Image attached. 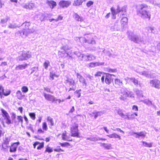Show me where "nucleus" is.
<instances>
[{
  "label": "nucleus",
  "mask_w": 160,
  "mask_h": 160,
  "mask_svg": "<svg viewBox=\"0 0 160 160\" xmlns=\"http://www.w3.org/2000/svg\"><path fill=\"white\" fill-rule=\"evenodd\" d=\"M148 6L145 4H142L138 6L137 10V14L142 18L148 19L151 18V13L148 10Z\"/></svg>",
  "instance_id": "f257e3e1"
},
{
  "label": "nucleus",
  "mask_w": 160,
  "mask_h": 160,
  "mask_svg": "<svg viewBox=\"0 0 160 160\" xmlns=\"http://www.w3.org/2000/svg\"><path fill=\"white\" fill-rule=\"evenodd\" d=\"M1 113L0 114V121L4 125L5 123L10 124L12 123L9 114L3 108L0 110Z\"/></svg>",
  "instance_id": "f03ea898"
},
{
  "label": "nucleus",
  "mask_w": 160,
  "mask_h": 160,
  "mask_svg": "<svg viewBox=\"0 0 160 160\" xmlns=\"http://www.w3.org/2000/svg\"><path fill=\"white\" fill-rule=\"evenodd\" d=\"M127 6H124L122 8L118 6L117 8L115 9L113 7H112L111 8V17L113 19H115L116 18V15L119 12H121L122 15H125L126 14Z\"/></svg>",
  "instance_id": "7ed1b4c3"
},
{
  "label": "nucleus",
  "mask_w": 160,
  "mask_h": 160,
  "mask_svg": "<svg viewBox=\"0 0 160 160\" xmlns=\"http://www.w3.org/2000/svg\"><path fill=\"white\" fill-rule=\"evenodd\" d=\"M129 38L130 40L136 43L144 44L146 43V41L144 40L143 37L140 36L138 34H132L129 36Z\"/></svg>",
  "instance_id": "20e7f679"
},
{
  "label": "nucleus",
  "mask_w": 160,
  "mask_h": 160,
  "mask_svg": "<svg viewBox=\"0 0 160 160\" xmlns=\"http://www.w3.org/2000/svg\"><path fill=\"white\" fill-rule=\"evenodd\" d=\"M78 127V126L77 123H74L72 124L70 128L71 136L77 138L80 137Z\"/></svg>",
  "instance_id": "39448f33"
},
{
  "label": "nucleus",
  "mask_w": 160,
  "mask_h": 160,
  "mask_svg": "<svg viewBox=\"0 0 160 160\" xmlns=\"http://www.w3.org/2000/svg\"><path fill=\"white\" fill-rule=\"evenodd\" d=\"M43 95L47 101L51 102H55L56 103H57V102L59 103L61 102V100L60 99H56L54 96L52 95L45 93H43Z\"/></svg>",
  "instance_id": "423d86ee"
},
{
  "label": "nucleus",
  "mask_w": 160,
  "mask_h": 160,
  "mask_svg": "<svg viewBox=\"0 0 160 160\" xmlns=\"http://www.w3.org/2000/svg\"><path fill=\"white\" fill-rule=\"evenodd\" d=\"M30 24V22H25L23 23L22 25L25 26V28L23 30V35H27L28 34L32 32V30L29 28Z\"/></svg>",
  "instance_id": "0eeeda50"
},
{
  "label": "nucleus",
  "mask_w": 160,
  "mask_h": 160,
  "mask_svg": "<svg viewBox=\"0 0 160 160\" xmlns=\"http://www.w3.org/2000/svg\"><path fill=\"white\" fill-rule=\"evenodd\" d=\"M11 93V90L8 89H4L3 87L0 85V97L1 98H3V96H7L9 95Z\"/></svg>",
  "instance_id": "6e6552de"
},
{
  "label": "nucleus",
  "mask_w": 160,
  "mask_h": 160,
  "mask_svg": "<svg viewBox=\"0 0 160 160\" xmlns=\"http://www.w3.org/2000/svg\"><path fill=\"white\" fill-rule=\"evenodd\" d=\"M20 144L19 142H13L12 143L10 146L9 152H15L17 150L18 146Z\"/></svg>",
  "instance_id": "1a4fd4ad"
},
{
  "label": "nucleus",
  "mask_w": 160,
  "mask_h": 160,
  "mask_svg": "<svg viewBox=\"0 0 160 160\" xmlns=\"http://www.w3.org/2000/svg\"><path fill=\"white\" fill-rule=\"evenodd\" d=\"M31 55L29 51L24 52L22 53V55L20 56L19 60L20 61L26 60L31 58Z\"/></svg>",
  "instance_id": "9d476101"
},
{
  "label": "nucleus",
  "mask_w": 160,
  "mask_h": 160,
  "mask_svg": "<svg viewBox=\"0 0 160 160\" xmlns=\"http://www.w3.org/2000/svg\"><path fill=\"white\" fill-rule=\"evenodd\" d=\"M71 4V2L69 1L61 0L60 1L58 4L62 8H67Z\"/></svg>",
  "instance_id": "9b49d317"
},
{
  "label": "nucleus",
  "mask_w": 160,
  "mask_h": 160,
  "mask_svg": "<svg viewBox=\"0 0 160 160\" xmlns=\"http://www.w3.org/2000/svg\"><path fill=\"white\" fill-rule=\"evenodd\" d=\"M44 142H40L38 141L34 142L33 144L34 148H36L38 150H40L43 148L44 147Z\"/></svg>",
  "instance_id": "f8f14e48"
},
{
  "label": "nucleus",
  "mask_w": 160,
  "mask_h": 160,
  "mask_svg": "<svg viewBox=\"0 0 160 160\" xmlns=\"http://www.w3.org/2000/svg\"><path fill=\"white\" fill-rule=\"evenodd\" d=\"M62 139L64 141H72V139L67 135V132L66 131H64L61 134Z\"/></svg>",
  "instance_id": "ddd939ff"
},
{
  "label": "nucleus",
  "mask_w": 160,
  "mask_h": 160,
  "mask_svg": "<svg viewBox=\"0 0 160 160\" xmlns=\"http://www.w3.org/2000/svg\"><path fill=\"white\" fill-rule=\"evenodd\" d=\"M152 86L158 88H160V81L158 80L155 79L151 80L150 82Z\"/></svg>",
  "instance_id": "4468645a"
},
{
  "label": "nucleus",
  "mask_w": 160,
  "mask_h": 160,
  "mask_svg": "<svg viewBox=\"0 0 160 160\" xmlns=\"http://www.w3.org/2000/svg\"><path fill=\"white\" fill-rule=\"evenodd\" d=\"M75 53L78 57H81L82 58L84 57L85 58H87V60H91L92 59V56L91 55H83L81 54L79 52H76Z\"/></svg>",
  "instance_id": "2eb2a0df"
},
{
  "label": "nucleus",
  "mask_w": 160,
  "mask_h": 160,
  "mask_svg": "<svg viewBox=\"0 0 160 160\" xmlns=\"http://www.w3.org/2000/svg\"><path fill=\"white\" fill-rule=\"evenodd\" d=\"M25 96V95L23 94L20 90H18L16 92V97L18 99L21 100Z\"/></svg>",
  "instance_id": "dca6fc26"
},
{
  "label": "nucleus",
  "mask_w": 160,
  "mask_h": 160,
  "mask_svg": "<svg viewBox=\"0 0 160 160\" xmlns=\"http://www.w3.org/2000/svg\"><path fill=\"white\" fill-rule=\"evenodd\" d=\"M46 3L52 9L57 6L56 2L53 0H48L47 1Z\"/></svg>",
  "instance_id": "f3484780"
},
{
  "label": "nucleus",
  "mask_w": 160,
  "mask_h": 160,
  "mask_svg": "<svg viewBox=\"0 0 160 160\" xmlns=\"http://www.w3.org/2000/svg\"><path fill=\"white\" fill-rule=\"evenodd\" d=\"M35 5L34 3L29 2L25 4L23 6V8L26 9H31L35 7Z\"/></svg>",
  "instance_id": "a211bd4d"
},
{
  "label": "nucleus",
  "mask_w": 160,
  "mask_h": 160,
  "mask_svg": "<svg viewBox=\"0 0 160 160\" xmlns=\"http://www.w3.org/2000/svg\"><path fill=\"white\" fill-rule=\"evenodd\" d=\"M47 120L49 123V128H52V127L54 125L53 119L50 117L48 116L47 117Z\"/></svg>",
  "instance_id": "6ab92c4d"
},
{
  "label": "nucleus",
  "mask_w": 160,
  "mask_h": 160,
  "mask_svg": "<svg viewBox=\"0 0 160 160\" xmlns=\"http://www.w3.org/2000/svg\"><path fill=\"white\" fill-rule=\"evenodd\" d=\"M145 29L148 33L155 34L156 32V29L153 27H147L145 28Z\"/></svg>",
  "instance_id": "aec40b11"
},
{
  "label": "nucleus",
  "mask_w": 160,
  "mask_h": 160,
  "mask_svg": "<svg viewBox=\"0 0 160 160\" xmlns=\"http://www.w3.org/2000/svg\"><path fill=\"white\" fill-rule=\"evenodd\" d=\"M128 19L126 17H123L121 20V23L122 26L124 27L127 24Z\"/></svg>",
  "instance_id": "412c9836"
},
{
  "label": "nucleus",
  "mask_w": 160,
  "mask_h": 160,
  "mask_svg": "<svg viewBox=\"0 0 160 160\" xmlns=\"http://www.w3.org/2000/svg\"><path fill=\"white\" fill-rule=\"evenodd\" d=\"M28 65V64L26 63L24 64L19 65L16 67L15 69L16 70L25 69L27 67Z\"/></svg>",
  "instance_id": "4be33fe9"
},
{
  "label": "nucleus",
  "mask_w": 160,
  "mask_h": 160,
  "mask_svg": "<svg viewBox=\"0 0 160 160\" xmlns=\"http://www.w3.org/2000/svg\"><path fill=\"white\" fill-rule=\"evenodd\" d=\"M66 81L67 82L69 83V85L70 86H74L75 85V81L73 80L72 78H68L66 80Z\"/></svg>",
  "instance_id": "5701e85b"
},
{
  "label": "nucleus",
  "mask_w": 160,
  "mask_h": 160,
  "mask_svg": "<svg viewBox=\"0 0 160 160\" xmlns=\"http://www.w3.org/2000/svg\"><path fill=\"white\" fill-rule=\"evenodd\" d=\"M73 17L77 21H82V18L76 13H75L73 15Z\"/></svg>",
  "instance_id": "b1692460"
},
{
  "label": "nucleus",
  "mask_w": 160,
  "mask_h": 160,
  "mask_svg": "<svg viewBox=\"0 0 160 160\" xmlns=\"http://www.w3.org/2000/svg\"><path fill=\"white\" fill-rule=\"evenodd\" d=\"M105 82L107 84H109V83H110V80L109 79L110 74L108 73H105Z\"/></svg>",
  "instance_id": "393cba45"
},
{
  "label": "nucleus",
  "mask_w": 160,
  "mask_h": 160,
  "mask_svg": "<svg viewBox=\"0 0 160 160\" xmlns=\"http://www.w3.org/2000/svg\"><path fill=\"white\" fill-rule=\"evenodd\" d=\"M10 138L6 137L3 140V144L5 145H8L9 144V142H10Z\"/></svg>",
  "instance_id": "a878e982"
},
{
  "label": "nucleus",
  "mask_w": 160,
  "mask_h": 160,
  "mask_svg": "<svg viewBox=\"0 0 160 160\" xmlns=\"http://www.w3.org/2000/svg\"><path fill=\"white\" fill-rule=\"evenodd\" d=\"M52 152L53 150L52 148H51L50 147L48 146L46 148L44 152L50 153Z\"/></svg>",
  "instance_id": "bb28decb"
},
{
  "label": "nucleus",
  "mask_w": 160,
  "mask_h": 160,
  "mask_svg": "<svg viewBox=\"0 0 160 160\" xmlns=\"http://www.w3.org/2000/svg\"><path fill=\"white\" fill-rule=\"evenodd\" d=\"M60 145L63 147H67L68 146H70V144L68 142H64L63 143H60Z\"/></svg>",
  "instance_id": "cd10ccee"
},
{
  "label": "nucleus",
  "mask_w": 160,
  "mask_h": 160,
  "mask_svg": "<svg viewBox=\"0 0 160 160\" xmlns=\"http://www.w3.org/2000/svg\"><path fill=\"white\" fill-rule=\"evenodd\" d=\"M42 127L43 130L47 131L48 129V127L46 122H43L42 123Z\"/></svg>",
  "instance_id": "c85d7f7f"
},
{
  "label": "nucleus",
  "mask_w": 160,
  "mask_h": 160,
  "mask_svg": "<svg viewBox=\"0 0 160 160\" xmlns=\"http://www.w3.org/2000/svg\"><path fill=\"white\" fill-rule=\"evenodd\" d=\"M142 142L143 143V145L146 147L151 148L152 146V143H148L147 142L144 141H142Z\"/></svg>",
  "instance_id": "c756f323"
},
{
  "label": "nucleus",
  "mask_w": 160,
  "mask_h": 160,
  "mask_svg": "<svg viewBox=\"0 0 160 160\" xmlns=\"http://www.w3.org/2000/svg\"><path fill=\"white\" fill-rule=\"evenodd\" d=\"M21 90L22 92L26 93L28 91V88L26 86H23L21 88Z\"/></svg>",
  "instance_id": "7c9ffc66"
},
{
  "label": "nucleus",
  "mask_w": 160,
  "mask_h": 160,
  "mask_svg": "<svg viewBox=\"0 0 160 160\" xmlns=\"http://www.w3.org/2000/svg\"><path fill=\"white\" fill-rule=\"evenodd\" d=\"M82 0H77L74 1V4L75 6H79L82 4Z\"/></svg>",
  "instance_id": "2f4dec72"
},
{
  "label": "nucleus",
  "mask_w": 160,
  "mask_h": 160,
  "mask_svg": "<svg viewBox=\"0 0 160 160\" xmlns=\"http://www.w3.org/2000/svg\"><path fill=\"white\" fill-rule=\"evenodd\" d=\"M115 84L117 86H120L122 85V82L119 79H116L115 80Z\"/></svg>",
  "instance_id": "473e14b6"
},
{
  "label": "nucleus",
  "mask_w": 160,
  "mask_h": 160,
  "mask_svg": "<svg viewBox=\"0 0 160 160\" xmlns=\"http://www.w3.org/2000/svg\"><path fill=\"white\" fill-rule=\"evenodd\" d=\"M29 115L33 120H34L36 118L35 114L34 112H31L29 113Z\"/></svg>",
  "instance_id": "72a5a7b5"
},
{
  "label": "nucleus",
  "mask_w": 160,
  "mask_h": 160,
  "mask_svg": "<svg viewBox=\"0 0 160 160\" xmlns=\"http://www.w3.org/2000/svg\"><path fill=\"white\" fill-rule=\"evenodd\" d=\"M111 138H117L120 139V136L116 133H113L111 135Z\"/></svg>",
  "instance_id": "f704fd0d"
},
{
  "label": "nucleus",
  "mask_w": 160,
  "mask_h": 160,
  "mask_svg": "<svg viewBox=\"0 0 160 160\" xmlns=\"http://www.w3.org/2000/svg\"><path fill=\"white\" fill-rule=\"evenodd\" d=\"M137 116V114L136 113H134L131 114L130 116V115H126V116L128 118H134L135 116Z\"/></svg>",
  "instance_id": "c9c22d12"
},
{
  "label": "nucleus",
  "mask_w": 160,
  "mask_h": 160,
  "mask_svg": "<svg viewBox=\"0 0 160 160\" xmlns=\"http://www.w3.org/2000/svg\"><path fill=\"white\" fill-rule=\"evenodd\" d=\"M79 81L80 82H82L83 83H84L85 85L86 84V83L85 82V79L83 78V77L81 75H79Z\"/></svg>",
  "instance_id": "e433bc0d"
},
{
  "label": "nucleus",
  "mask_w": 160,
  "mask_h": 160,
  "mask_svg": "<svg viewBox=\"0 0 160 160\" xmlns=\"http://www.w3.org/2000/svg\"><path fill=\"white\" fill-rule=\"evenodd\" d=\"M49 65L50 62L48 61H47L43 63V66L45 69H47Z\"/></svg>",
  "instance_id": "4c0bfd02"
},
{
  "label": "nucleus",
  "mask_w": 160,
  "mask_h": 160,
  "mask_svg": "<svg viewBox=\"0 0 160 160\" xmlns=\"http://www.w3.org/2000/svg\"><path fill=\"white\" fill-rule=\"evenodd\" d=\"M147 2H149V3H151L152 4H153L154 5H158V3H157L156 1L154 0H147Z\"/></svg>",
  "instance_id": "58836bf2"
},
{
  "label": "nucleus",
  "mask_w": 160,
  "mask_h": 160,
  "mask_svg": "<svg viewBox=\"0 0 160 160\" xmlns=\"http://www.w3.org/2000/svg\"><path fill=\"white\" fill-rule=\"evenodd\" d=\"M118 114L122 117H124L126 115L121 110H119L118 111Z\"/></svg>",
  "instance_id": "ea45409f"
},
{
  "label": "nucleus",
  "mask_w": 160,
  "mask_h": 160,
  "mask_svg": "<svg viewBox=\"0 0 160 160\" xmlns=\"http://www.w3.org/2000/svg\"><path fill=\"white\" fill-rule=\"evenodd\" d=\"M139 136V137H144L145 136V134H146V132L145 131L144 132H138Z\"/></svg>",
  "instance_id": "a19ab883"
},
{
  "label": "nucleus",
  "mask_w": 160,
  "mask_h": 160,
  "mask_svg": "<svg viewBox=\"0 0 160 160\" xmlns=\"http://www.w3.org/2000/svg\"><path fill=\"white\" fill-rule=\"evenodd\" d=\"M81 91V89H79V90H76L75 92L74 93H76L77 94V97L79 98L81 96V93H80V92Z\"/></svg>",
  "instance_id": "79ce46f5"
},
{
  "label": "nucleus",
  "mask_w": 160,
  "mask_h": 160,
  "mask_svg": "<svg viewBox=\"0 0 160 160\" xmlns=\"http://www.w3.org/2000/svg\"><path fill=\"white\" fill-rule=\"evenodd\" d=\"M17 118L19 122H20L21 123H22L23 122V118L21 116H18L17 117Z\"/></svg>",
  "instance_id": "37998d69"
},
{
  "label": "nucleus",
  "mask_w": 160,
  "mask_h": 160,
  "mask_svg": "<svg viewBox=\"0 0 160 160\" xmlns=\"http://www.w3.org/2000/svg\"><path fill=\"white\" fill-rule=\"evenodd\" d=\"M93 4V1H90L87 2L86 4V5L88 7H89L92 5Z\"/></svg>",
  "instance_id": "c03bdc74"
},
{
  "label": "nucleus",
  "mask_w": 160,
  "mask_h": 160,
  "mask_svg": "<svg viewBox=\"0 0 160 160\" xmlns=\"http://www.w3.org/2000/svg\"><path fill=\"white\" fill-rule=\"evenodd\" d=\"M102 72H96V73L95 74V77H100L101 76V75H102Z\"/></svg>",
  "instance_id": "a18cd8bd"
},
{
  "label": "nucleus",
  "mask_w": 160,
  "mask_h": 160,
  "mask_svg": "<svg viewBox=\"0 0 160 160\" xmlns=\"http://www.w3.org/2000/svg\"><path fill=\"white\" fill-rule=\"evenodd\" d=\"M54 151L55 152H63L64 151V150L63 149H62L61 148H55L54 149Z\"/></svg>",
  "instance_id": "49530a36"
},
{
  "label": "nucleus",
  "mask_w": 160,
  "mask_h": 160,
  "mask_svg": "<svg viewBox=\"0 0 160 160\" xmlns=\"http://www.w3.org/2000/svg\"><path fill=\"white\" fill-rule=\"evenodd\" d=\"M58 77L57 75H56L55 74H53L52 73H50V78L52 79L53 80L54 79V77Z\"/></svg>",
  "instance_id": "de8ad7c7"
},
{
  "label": "nucleus",
  "mask_w": 160,
  "mask_h": 160,
  "mask_svg": "<svg viewBox=\"0 0 160 160\" xmlns=\"http://www.w3.org/2000/svg\"><path fill=\"white\" fill-rule=\"evenodd\" d=\"M132 109L134 110L135 111H138V107L137 106L133 105L132 107Z\"/></svg>",
  "instance_id": "09e8293b"
},
{
  "label": "nucleus",
  "mask_w": 160,
  "mask_h": 160,
  "mask_svg": "<svg viewBox=\"0 0 160 160\" xmlns=\"http://www.w3.org/2000/svg\"><path fill=\"white\" fill-rule=\"evenodd\" d=\"M44 90L48 92L52 93V92L51 91L50 89L48 88H44Z\"/></svg>",
  "instance_id": "8fccbe9b"
},
{
  "label": "nucleus",
  "mask_w": 160,
  "mask_h": 160,
  "mask_svg": "<svg viewBox=\"0 0 160 160\" xmlns=\"http://www.w3.org/2000/svg\"><path fill=\"white\" fill-rule=\"evenodd\" d=\"M44 131L41 128H39L38 129L37 132L38 133H43L44 132Z\"/></svg>",
  "instance_id": "3c124183"
},
{
  "label": "nucleus",
  "mask_w": 160,
  "mask_h": 160,
  "mask_svg": "<svg viewBox=\"0 0 160 160\" xmlns=\"http://www.w3.org/2000/svg\"><path fill=\"white\" fill-rule=\"evenodd\" d=\"M132 82L135 85H137L138 84V81L135 78L132 79Z\"/></svg>",
  "instance_id": "603ef678"
},
{
  "label": "nucleus",
  "mask_w": 160,
  "mask_h": 160,
  "mask_svg": "<svg viewBox=\"0 0 160 160\" xmlns=\"http://www.w3.org/2000/svg\"><path fill=\"white\" fill-rule=\"evenodd\" d=\"M74 106H72L69 111V113H72L74 111Z\"/></svg>",
  "instance_id": "864d4df0"
},
{
  "label": "nucleus",
  "mask_w": 160,
  "mask_h": 160,
  "mask_svg": "<svg viewBox=\"0 0 160 160\" xmlns=\"http://www.w3.org/2000/svg\"><path fill=\"white\" fill-rule=\"evenodd\" d=\"M92 113L94 115V117L95 118H96L98 115V112H93Z\"/></svg>",
  "instance_id": "5fc2aeb1"
},
{
  "label": "nucleus",
  "mask_w": 160,
  "mask_h": 160,
  "mask_svg": "<svg viewBox=\"0 0 160 160\" xmlns=\"http://www.w3.org/2000/svg\"><path fill=\"white\" fill-rule=\"evenodd\" d=\"M18 110H19L21 113H22L23 111V108L22 107H19Z\"/></svg>",
  "instance_id": "6e6d98bb"
},
{
  "label": "nucleus",
  "mask_w": 160,
  "mask_h": 160,
  "mask_svg": "<svg viewBox=\"0 0 160 160\" xmlns=\"http://www.w3.org/2000/svg\"><path fill=\"white\" fill-rule=\"evenodd\" d=\"M4 133V132H3L2 130H0V138L3 135Z\"/></svg>",
  "instance_id": "4d7b16f0"
},
{
  "label": "nucleus",
  "mask_w": 160,
  "mask_h": 160,
  "mask_svg": "<svg viewBox=\"0 0 160 160\" xmlns=\"http://www.w3.org/2000/svg\"><path fill=\"white\" fill-rule=\"evenodd\" d=\"M42 117H39L38 119L37 120V122H38V123H39L42 120Z\"/></svg>",
  "instance_id": "13d9d810"
},
{
  "label": "nucleus",
  "mask_w": 160,
  "mask_h": 160,
  "mask_svg": "<svg viewBox=\"0 0 160 160\" xmlns=\"http://www.w3.org/2000/svg\"><path fill=\"white\" fill-rule=\"evenodd\" d=\"M24 119L25 121L26 122V123L27 124H28V118H27V117L26 116H24Z\"/></svg>",
  "instance_id": "bf43d9fd"
},
{
  "label": "nucleus",
  "mask_w": 160,
  "mask_h": 160,
  "mask_svg": "<svg viewBox=\"0 0 160 160\" xmlns=\"http://www.w3.org/2000/svg\"><path fill=\"white\" fill-rule=\"evenodd\" d=\"M63 17L61 15H59L58 16L57 18V21L59 20H61L62 19Z\"/></svg>",
  "instance_id": "052dcab7"
},
{
  "label": "nucleus",
  "mask_w": 160,
  "mask_h": 160,
  "mask_svg": "<svg viewBox=\"0 0 160 160\" xmlns=\"http://www.w3.org/2000/svg\"><path fill=\"white\" fill-rule=\"evenodd\" d=\"M134 134L135 135V137L137 138H138L140 137L139 136V134L138 133L135 132Z\"/></svg>",
  "instance_id": "680f3d73"
},
{
  "label": "nucleus",
  "mask_w": 160,
  "mask_h": 160,
  "mask_svg": "<svg viewBox=\"0 0 160 160\" xmlns=\"http://www.w3.org/2000/svg\"><path fill=\"white\" fill-rule=\"evenodd\" d=\"M157 49L160 50V42L158 43L157 46Z\"/></svg>",
  "instance_id": "e2e57ef3"
},
{
  "label": "nucleus",
  "mask_w": 160,
  "mask_h": 160,
  "mask_svg": "<svg viewBox=\"0 0 160 160\" xmlns=\"http://www.w3.org/2000/svg\"><path fill=\"white\" fill-rule=\"evenodd\" d=\"M4 5V3H2L1 0H0V8H1L2 6Z\"/></svg>",
  "instance_id": "0e129e2a"
},
{
  "label": "nucleus",
  "mask_w": 160,
  "mask_h": 160,
  "mask_svg": "<svg viewBox=\"0 0 160 160\" xmlns=\"http://www.w3.org/2000/svg\"><path fill=\"white\" fill-rule=\"evenodd\" d=\"M50 138L49 137L46 138L45 139V141L46 142H48L50 141Z\"/></svg>",
  "instance_id": "69168bd1"
},
{
  "label": "nucleus",
  "mask_w": 160,
  "mask_h": 160,
  "mask_svg": "<svg viewBox=\"0 0 160 160\" xmlns=\"http://www.w3.org/2000/svg\"><path fill=\"white\" fill-rule=\"evenodd\" d=\"M75 88H70L69 90H68V91H70L71 90H73V91H75Z\"/></svg>",
  "instance_id": "338daca9"
},
{
  "label": "nucleus",
  "mask_w": 160,
  "mask_h": 160,
  "mask_svg": "<svg viewBox=\"0 0 160 160\" xmlns=\"http://www.w3.org/2000/svg\"><path fill=\"white\" fill-rule=\"evenodd\" d=\"M12 119H15L16 117L15 114L14 113H12Z\"/></svg>",
  "instance_id": "774afa93"
}]
</instances>
